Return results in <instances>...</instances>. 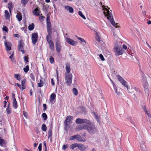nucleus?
I'll return each instance as SVG.
<instances>
[{"instance_id": "ea45409f", "label": "nucleus", "mask_w": 151, "mask_h": 151, "mask_svg": "<svg viewBox=\"0 0 151 151\" xmlns=\"http://www.w3.org/2000/svg\"><path fill=\"white\" fill-rule=\"evenodd\" d=\"M5 143L4 140L0 137V145L1 146H3Z\"/></svg>"}, {"instance_id": "393cba45", "label": "nucleus", "mask_w": 151, "mask_h": 151, "mask_svg": "<svg viewBox=\"0 0 151 151\" xmlns=\"http://www.w3.org/2000/svg\"><path fill=\"white\" fill-rule=\"evenodd\" d=\"M48 43L49 44L50 48L52 50H54V46L53 41H50V42H48Z\"/></svg>"}, {"instance_id": "37998d69", "label": "nucleus", "mask_w": 151, "mask_h": 151, "mask_svg": "<svg viewBox=\"0 0 151 151\" xmlns=\"http://www.w3.org/2000/svg\"><path fill=\"white\" fill-rule=\"evenodd\" d=\"M25 73H27L29 70V66L28 65H27L23 69Z\"/></svg>"}, {"instance_id": "f704fd0d", "label": "nucleus", "mask_w": 151, "mask_h": 151, "mask_svg": "<svg viewBox=\"0 0 151 151\" xmlns=\"http://www.w3.org/2000/svg\"><path fill=\"white\" fill-rule=\"evenodd\" d=\"M56 48L57 51L59 52L60 51V45L58 44H56Z\"/></svg>"}, {"instance_id": "680f3d73", "label": "nucleus", "mask_w": 151, "mask_h": 151, "mask_svg": "<svg viewBox=\"0 0 151 151\" xmlns=\"http://www.w3.org/2000/svg\"><path fill=\"white\" fill-rule=\"evenodd\" d=\"M24 58L25 61L27 62H28V57L25 56L24 57Z\"/></svg>"}, {"instance_id": "7c9ffc66", "label": "nucleus", "mask_w": 151, "mask_h": 151, "mask_svg": "<svg viewBox=\"0 0 151 151\" xmlns=\"http://www.w3.org/2000/svg\"><path fill=\"white\" fill-rule=\"evenodd\" d=\"M142 83L145 82L147 81V79L145 75L143 73H142Z\"/></svg>"}, {"instance_id": "a19ab883", "label": "nucleus", "mask_w": 151, "mask_h": 151, "mask_svg": "<svg viewBox=\"0 0 151 151\" xmlns=\"http://www.w3.org/2000/svg\"><path fill=\"white\" fill-rule=\"evenodd\" d=\"M41 128L42 130L44 132H45L47 130L46 125L45 124H43L42 125Z\"/></svg>"}, {"instance_id": "bb28decb", "label": "nucleus", "mask_w": 151, "mask_h": 151, "mask_svg": "<svg viewBox=\"0 0 151 151\" xmlns=\"http://www.w3.org/2000/svg\"><path fill=\"white\" fill-rule=\"evenodd\" d=\"M93 115L97 121L98 122H99L100 120L99 116L97 114H96V113L95 112L93 113Z\"/></svg>"}, {"instance_id": "c03bdc74", "label": "nucleus", "mask_w": 151, "mask_h": 151, "mask_svg": "<svg viewBox=\"0 0 151 151\" xmlns=\"http://www.w3.org/2000/svg\"><path fill=\"white\" fill-rule=\"evenodd\" d=\"M42 116L44 120H46L47 119V116L46 113H43L42 114Z\"/></svg>"}, {"instance_id": "aec40b11", "label": "nucleus", "mask_w": 151, "mask_h": 151, "mask_svg": "<svg viewBox=\"0 0 151 151\" xmlns=\"http://www.w3.org/2000/svg\"><path fill=\"white\" fill-rule=\"evenodd\" d=\"M48 34L46 36V40L47 42H49L50 41H52L51 40V35L52 34V32H51L50 33H47Z\"/></svg>"}, {"instance_id": "2eb2a0df", "label": "nucleus", "mask_w": 151, "mask_h": 151, "mask_svg": "<svg viewBox=\"0 0 151 151\" xmlns=\"http://www.w3.org/2000/svg\"><path fill=\"white\" fill-rule=\"evenodd\" d=\"M65 8L67 11H68L70 13H73L74 10L72 7L68 6H65Z\"/></svg>"}, {"instance_id": "79ce46f5", "label": "nucleus", "mask_w": 151, "mask_h": 151, "mask_svg": "<svg viewBox=\"0 0 151 151\" xmlns=\"http://www.w3.org/2000/svg\"><path fill=\"white\" fill-rule=\"evenodd\" d=\"M78 14L81 16L82 18L84 19H86V17L83 14L82 12L81 11H79L78 12Z\"/></svg>"}, {"instance_id": "6e6d98bb", "label": "nucleus", "mask_w": 151, "mask_h": 151, "mask_svg": "<svg viewBox=\"0 0 151 151\" xmlns=\"http://www.w3.org/2000/svg\"><path fill=\"white\" fill-rule=\"evenodd\" d=\"M23 113V115H24V116L26 118H28V114H27V113L25 111H24Z\"/></svg>"}, {"instance_id": "cd10ccee", "label": "nucleus", "mask_w": 151, "mask_h": 151, "mask_svg": "<svg viewBox=\"0 0 151 151\" xmlns=\"http://www.w3.org/2000/svg\"><path fill=\"white\" fill-rule=\"evenodd\" d=\"M48 138H50V139H52V130L51 129H50L48 131Z\"/></svg>"}, {"instance_id": "bf43d9fd", "label": "nucleus", "mask_w": 151, "mask_h": 151, "mask_svg": "<svg viewBox=\"0 0 151 151\" xmlns=\"http://www.w3.org/2000/svg\"><path fill=\"white\" fill-rule=\"evenodd\" d=\"M78 38L79 40L81 41L82 42H85V43H86L85 40L84 39L82 38L81 37H78Z\"/></svg>"}, {"instance_id": "a878e982", "label": "nucleus", "mask_w": 151, "mask_h": 151, "mask_svg": "<svg viewBox=\"0 0 151 151\" xmlns=\"http://www.w3.org/2000/svg\"><path fill=\"white\" fill-rule=\"evenodd\" d=\"M66 71L67 72V73H69L70 71V65L69 64H67L66 65Z\"/></svg>"}, {"instance_id": "603ef678", "label": "nucleus", "mask_w": 151, "mask_h": 151, "mask_svg": "<svg viewBox=\"0 0 151 151\" xmlns=\"http://www.w3.org/2000/svg\"><path fill=\"white\" fill-rule=\"evenodd\" d=\"M77 135H75L74 136H71L70 137V139L74 140L75 139H76V137Z\"/></svg>"}, {"instance_id": "69168bd1", "label": "nucleus", "mask_w": 151, "mask_h": 151, "mask_svg": "<svg viewBox=\"0 0 151 151\" xmlns=\"http://www.w3.org/2000/svg\"><path fill=\"white\" fill-rule=\"evenodd\" d=\"M16 84L17 86H18L20 88V89H21L22 88L21 85L18 83H17Z\"/></svg>"}, {"instance_id": "4468645a", "label": "nucleus", "mask_w": 151, "mask_h": 151, "mask_svg": "<svg viewBox=\"0 0 151 151\" xmlns=\"http://www.w3.org/2000/svg\"><path fill=\"white\" fill-rule=\"evenodd\" d=\"M40 12L39 7H37L33 11V14L34 15L38 16L40 13Z\"/></svg>"}, {"instance_id": "3c124183", "label": "nucleus", "mask_w": 151, "mask_h": 151, "mask_svg": "<svg viewBox=\"0 0 151 151\" xmlns=\"http://www.w3.org/2000/svg\"><path fill=\"white\" fill-rule=\"evenodd\" d=\"M50 60V63H53L54 62V58L52 57H51L49 59Z\"/></svg>"}, {"instance_id": "6ab92c4d", "label": "nucleus", "mask_w": 151, "mask_h": 151, "mask_svg": "<svg viewBox=\"0 0 151 151\" xmlns=\"http://www.w3.org/2000/svg\"><path fill=\"white\" fill-rule=\"evenodd\" d=\"M87 125V124H84L83 125H79L77 129L78 130H80L83 129H84L86 130Z\"/></svg>"}, {"instance_id": "423d86ee", "label": "nucleus", "mask_w": 151, "mask_h": 151, "mask_svg": "<svg viewBox=\"0 0 151 151\" xmlns=\"http://www.w3.org/2000/svg\"><path fill=\"white\" fill-rule=\"evenodd\" d=\"M145 141L143 139L142 140L140 143V150L141 151H148L147 148L146 147L145 144Z\"/></svg>"}, {"instance_id": "e433bc0d", "label": "nucleus", "mask_w": 151, "mask_h": 151, "mask_svg": "<svg viewBox=\"0 0 151 151\" xmlns=\"http://www.w3.org/2000/svg\"><path fill=\"white\" fill-rule=\"evenodd\" d=\"M14 77L18 80L20 81L21 79V78L19 74H15L14 75Z\"/></svg>"}, {"instance_id": "864d4df0", "label": "nucleus", "mask_w": 151, "mask_h": 151, "mask_svg": "<svg viewBox=\"0 0 151 151\" xmlns=\"http://www.w3.org/2000/svg\"><path fill=\"white\" fill-rule=\"evenodd\" d=\"M11 108H6V112L7 114H9L11 113Z\"/></svg>"}, {"instance_id": "f257e3e1", "label": "nucleus", "mask_w": 151, "mask_h": 151, "mask_svg": "<svg viewBox=\"0 0 151 151\" xmlns=\"http://www.w3.org/2000/svg\"><path fill=\"white\" fill-rule=\"evenodd\" d=\"M100 4L102 5V7L103 8V10L104 11L103 13L105 16L107 17L108 19H109L112 25L115 27L116 28L119 27L118 24L115 23V21L113 19V17L111 12H110L109 10H108L106 7L108 6H105L104 5H102V3L100 2Z\"/></svg>"}, {"instance_id": "1a4fd4ad", "label": "nucleus", "mask_w": 151, "mask_h": 151, "mask_svg": "<svg viewBox=\"0 0 151 151\" xmlns=\"http://www.w3.org/2000/svg\"><path fill=\"white\" fill-rule=\"evenodd\" d=\"M38 39V35L37 33H33L32 36V43L35 45Z\"/></svg>"}, {"instance_id": "ddd939ff", "label": "nucleus", "mask_w": 151, "mask_h": 151, "mask_svg": "<svg viewBox=\"0 0 151 151\" xmlns=\"http://www.w3.org/2000/svg\"><path fill=\"white\" fill-rule=\"evenodd\" d=\"M143 83V86L144 88V90L146 93L147 92V93L149 91L148 83L147 81Z\"/></svg>"}, {"instance_id": "f03ea898", "label": "nucleus", "mask_w": 151, "mask_h": 151, "mask_svg": "<svg viewBox=\"0 0 151 151\" xmlns=\"http://www.w3.org/2000/svg\"><path fill=\"white\" fill-rule=\"evenodd\" d=\"M87 124L86 130L90 134L93 135L97 132V128L94 124L90 122Z\"/></svg>"}, {"instance_id": "a18cd8bd", "label": "nucleus", "mask_w": 151, "mask_h": 151, "mask_svg": "<svg viewBox=\"0 0 151 151\" xmlns=\"http://www.w3.org/2000/svg\"><path fill=\"white\" fill-rule=\"evenodd\" d=\"M121 83L127 88H128V86L127 84V83L124 80V82H122Z\"/></svg>"}, {"instance_id": "13d9d810", "label": "nucleus", "mask_w": 151, "mask_h": 151, "mask_svg": "<svg viewBox=\"0 0 151 151\" xmlns=\"http://www.w3.org/2000/svg\"><path fill=\"white\" fill-rule=\"evenodd\" d=\"M46 22H50V17L49 16H47L46 19Z\"/></svg>"}, {"instance_id": "49530a36", "label": "nucleus", "mask_w": 151, "mask_h": 151, "mask_svg": "<svg viewBox=\"0 0 151 151\" xmlns=\"http://www.w3.org/2000/svg\"><path fill=\"white\" fill-rule=\"evenodd\" d=\"M27 2V0H22L21 1L22 3L23 4L24 6H25Z\"/></svg>"}, {"instance_id": "0e129e2a", "label": "nucleus", "mask_w": 151, "mask_h": 151, "mask_svg": "<svg viewBox=\"0 0 151 151\" xmlns=\"http://www.w3.org/2000/svg\"><path fill=\"white\" fill-rule=\"evenodd\" d=\"M68 147L67 145H63V146L62 149L63 150H65L66 148H67Z\"/></svg>"}, {"instance_id": "052dcab7", "label": "nucleus", "mask_w": 151, "mask_h": 151, "mask_svg": "<svg viewBox=\"0 0 151 151\" xmlns=\"http://www.w3.org/2000/svg\"><path fill=\"white\" fill-rule=\"evenodd\" d=\"M42 145L41 144H40L38 146V148L39 150V151H41L42 150Z\"/></svg>"}, {"instance_id": "473e14b6", "label": "nucleus", "mask_w": 151, "mask_h": 151, "mask_svg": "<svg viewBox=\"0 0 151 151\" xmlns=\"http://www.w3.org/2000/svg\"><path fill=\"white\" fill-rule=\"evenodd\" d=\"M35 27V24L34 23H32L31 24H30L28 26V29L29 30H33Z\"/></svg>"}, {"instance_id": "2f4dec72", "label": "nucleus", "mask_w": 151, "mask_h": 151, "mask_svg": "<svg viewBox=\"0 0 151 151\" xmlns=\"http://www.w3.org/2000/svg\"><path fill=\"white\" fill-rule=\"evenodd\" d=\"M8 7L9 9V11L11 12V10L12 9L13 7V6L12 5V3L11 2H9L8 4Z\"/></svg>"}, {"instance_id": "7ed1b4c3", "label": "nucleus", "mask_w": 151, "mask_h": 151, "mask_svg": "<svg viewBox=\"0 0 151 151\" xmlns=\"http://www.w3.org/2000/svg\"><path fill=\"white\" fill-rule=\"evenodd\" d=\"M65 83L68 86H70L72 83V75L71 73H65Z\"/></svg>"}, {"instance_id": "de8ad7c7", "label": "nucleus", "mask_w": 151, "mask_h": 151, "mask_svg": "<svg viewBox=\"0 0 151 151\" xmlns=\"http://www.w3.org/2000/svg\"><path fill=\"white\" fill-rule=\"evenodd\" d=\"M96 39V40L99 43H100L101 44H102V43H103V41H102L101 40H100V39L99 38V36H98V35L97 36Z\"/></svg>"}, {"instance_id": "9b49d317", "label": "nucleus", "mask_w": 151, "mask_h": 151, "mask_svg": "<svg viewBox=\"0 0 151 151\" xmlns=\"http://www.w3.org/2000/svg\"><path fill=\"white\" fill-rule=\"evenodd\" d=\"M12 45L9 42L7 41L5 42L4 45L6 48V49L7 51H9L11 50V46Z\"/></svg>"}, {"instance_id": "20e7f679", "label": "nucleus", "mask_w": 151, "mask_h": 151, "mask_svg": "<svg viewBox=\"0 0 151 151\" xmlns=\"http://www.w3.org/2000/svg\"><path fill=\"white\" fill-rule=\"evenodd\" d=\"M114 51L116 55L119 56L123 53V50L122 47L117 45H115L114 48Z\"/></svg>"}, {"instance_id": "a211bd4d", "label": "nucleus", "mask_w": 151, "mask_h": 151, "mask_svg": "<svg viewBox=\"0 0 151 151\" xmlns=\"http://www.w3.org/2000/svg\"><path fill=\"white\" fill-rule=\"evenodd\" d=\"M76 139L78 141L80 142H85V139L79 135H77L76 137Z\"/></svg>"}, {"instance_id": "6e6552de", "label": "nucleus", "mask_w": 151, "mask_h": 151, "mask_svg": "<svg viewBox=\"0 0 151 151\" xmlns=\"http://www.w3.org/2000/svg\"><path fill=\"white\" fill-rule=\"evenodd\" d=\"M73 119V117L71 116H68L67 117L64 122L66 128L67 127L70 123L72 122Z\"/></svg>"}, {"instance_id": "4be33fe9", "label": "nucleus", "mask_w": 151, "mask_h": 151, "mask_svg": "<svg viewBox=\"0 0 151 151\" xmlns=\"http://www.w3.org/2000/svg\"><path fill=\"white\" fill-rule=\"evenodd\" d=\"M5 17L6 19H9L10 18L9 14L8 12V11L6 10H5Z\"/></svg>"}, {"instance_id": "4c0bfd02", "label": "nucleus", "mask_w": 151, "mask_h": 151, "mask_svg": "<svg viewBox=\"0 0 151 151\" xmlns=\"http://www.w3.org/2000/svg\"><path fill=\"white\" fill-rule=\"evenodd\" d=\"M73 93L75 95L77 96L78 95V91L75 88H73Z\"/></svg>"}, {"instance_id": "09e8293b", "label": "nucleus", "mask_w": 151, "mask_h": 151, "mask_svg": "<svg viewBox=\"0 0 151 151\" xmlns=\"http://www.w3.org/2000/svg\"><path fill=\"white\" fill-rule=\"evenodd\" d=\"M38 85L39 87H41L43 86V83L41 80H40V83H38Z\"/></svg>"}, {"instance_id": "774afa93", "label": "nucleus", "mask_w": 151, "mask_h": 151, "mask_svg": "<svg viewBox=\"0 0 151 151\" xmlns=\"http://www.w3.org/2000/svg\"><path fill=\"white\" fill-rule=\"evenodd\" d=\"M51 83H52V85L53 86L54 85H55V83H54V82L53 81V79H51Z\"/></svg>"}, {"instance_id": "8fccbe9b", "label": "nucleus", "mask_w": 151, "mask_h": 151, "mask_svg": "<svg viewBox=\"0 0 151 151\" xmlns=\"http://www.w3.org/2000/svg\"><path fill=\"white\" fill-rule=\"evenodd\" d=\"M118 77L119 80L121 82H122L123 81L124 82V80L121 77L118 75Z\"/></svg>"}, {"instance_id": "f3484780", "label": "nucleus", "mask_w": 151, "mask_h": 151, "mask_svg": "<svg viewBox=\"0 0 151 151\" xmlns=\"http://www.w3.org/2000/svg\"><path fill=\"white\" fill-rule=\"evenodd\" d=\"M23 44L21 40H20L18 42V50L19 51H20L21 49H23Z\"/></svg>"}, {"instance_id": "39448f33", "label": "nucleus", "mask_w": 151, "mask_h": 151, "mask_svg": "<svg viewBox=\"0 0 151 151\" xmlns=\"http://www.w3.org/2000/svg\"><path fill=\"white\" fill-rule=\"evenodd\" d=\"M127 89L129 93L133 94L135 96L138 94V93L140 91L139 88H137L135 87H131L129 88H128Z\"/></svg>"}, {"instance_id": "5fc2aeb1", "label": "nucleus", "mask_w": 151, "mask_h": 151, "mask_svg": "<svg viewBox=\"0 0 151 151\" xmlns=\"http://www.w3.org/2000/svg\"><path fill=\"white\" fill-rule=\"evenodd\" d=\"M3 31L7 32L8 28L5 26H4L2 28Z\"/></svg>"}, {"instance_id": "4d7b16f0", "label": "nucleus", "mask_w": 151, "mask_h": 151, "mask_svg": "<svg viewBox=\"0 0 151 151\" xmlns=\"http://www.w3.org/2000/svg\"><path fill=\"white\" fill-rule=\"evenodd\" d=\"M99 56L100 58L101 59V60L102 61H104V58L103 55L102 54H100Z\"/></svg>"}, {"instance_id": "9d476101", "label": "nucleus", "mask_w": 151, "mask_h": 151, "mask_svg": "<svg viewBox=\"0 0 151 151\" xmlns=\"http://www.w3.org/2000/svg\"><path fill=\"white\" fill-rule=\"evenodd\" d=\"M66 42L70 45H76L77 42L74 41L73 40L68 38L66 39Z\"/></svg>"}, {"instance_id": "72a5a7b5", "label": "nucleus", "mask_w": 151, "mask_h": 151, "mask_svg": "<svg viewBox=\"0 0 151 151\" xmlns=\"http://www.w3.org/2000/svg\"><path fill=\"white\" fill-rule=\"evenodd\" d=\"M111 81L112 83V84H113V86L114 87V90L115 91L117 94H119V92H118L117 91V88H116V86H115L114 83H113V81L111 79Z\"/></svg>"}, {"instance_id": "dca6fc26", "label": "nucleus", "mask_w": 151, "mask_h": 151, "mask_svg": "<svg viewBox=\"0 0 151 151\" xmlns=\"http://www.w3.org/2000/svg\"><path fill=\"white\" fill-rule=\"evenodd\" d=\"M77 147L81 151L85 150L86 148L84 145L81 144H78Z\"/></svg>"}, {"instance_id": "5701e85b", "label": "nucleus", "mask_w": 151, "mask_h": 151, "mask_svg": "<svg viewBox=\"0 0 151 151\" xmlns=\"http://www.w3.org/2000/svg\"><path fill=\"white\" fill-rule=\"evenodd\" d=\"M13 106L14 109H16L17 107V103L16 99L13 100Z\"/></svg>"}, {"instance_id": "c756f323", "label": "nucleus", "mask_w": 151, "mask_h": 151, "mask_svg": "<svg viewBox=\"0 0 151 151\" xmlns=\"http://www.w3.org/2000/svg\"><path fill=\"white\" fill-rule=\"evenodd\" d=\"M8 53L9 54L11 55L9 57V58L10 59H11L12 61L13 62L14 61V58L13 56V54H14V52H13L11 51V52H9Z\"/></svg>"}, {"instance_id": "c9c22d12", "label": "nucleus", "mask_w": 151, "mask_h": 151, "mask_svg": "<svg viewBox=\"0 0 151 151\" xmlns=\"http://www.w3.org/2000/svg\"><path fill=\"white\" fill-rule=\"evenodd\" d=\"M56 95L55 93H52L50 95V101L51 102H52V100L55 99V98Z\"/></svg>"}, {"instance_id": "338daca9", "label": "nucleus", "mask_w": 151, "mask_h": 151, "mask_svg": "<svg viewBox=\"0 0 151 151\" xmlns=\"http://www.w3.org/2000/svg\"><path fill=\"white\" fill-rule=\"evenodd\" d=\"M15 94L14 93H12V97L13 98V100L14 99H15Z\"/></svg>"}, {"instance_id": "e2e57ef3", "label": "nucleus", "mask_w": 151, "mask_h": 151, "mask_svg": "<svg viewBox=\"0 0 151 151\" xmlns=\"http://www.w3.org/2000/svg\"><path fill=\"white\" fill-rule=\"evenodd\" d=\"M43 106L44 107V109H43L44 111H45L47 109L46 107V105L45 104H43Z\"/></svg>"}, {"instance_id": "c85d7f7f", "label": "nucleus", "mask_w": 151, "mask_h": 151, "mask_svg": "<svg viewBox=\"0 0 151 151\" xmlns=\"http://www.w3.org/2000/svg\"><path fill=\"white\" fill-rule=\"evenodd\" d=\"M16 17L18 19V21H20L22 19V16L21 14H20L19 13H18L17 15H16Z\"/></svg>"}, {"instance_id": "58836bf2", "label": "nucleus", "mask_w": 151, "mask_h": 151, "mask_svg": "<svg viewBox=\"0 0 151 151\" xmlns=\"http://www.w3.org/2000/svg\"><path fill=\"white\" fill-rule=\"evenodd\" d=\"M30 77L31 78L32 80L33 81H35V74L31 73L30 74Z\"/></svg>"}, {"instance_id": "f8f14e48", "label": "nucleus", "mask_w": 151, "mask_h": 151, "mask_svg": "<svg viewBox=\"0 0 151 151\" xmlns=\"http://www.w3.org/2000/svg\"><path fill=\"white\" fill-rule=\"evenodd\" d=\"M47 23V33H50L51 32H52L51 25L50 22H46Z\"/></svg>"}, {"instance_id": "0eeeda50", "label": "nucleus", "mask_w": 151, "mask_h": 151, "mask_svg": "<svg viewBox=\"0 0 151 151\" xmlns=\"http://www.w3.org/2000/svg\"><path fill=\"white\" fill-rule=\"evenodd\" d=\"M76 122L77 124L86 123L87 124H89L90 123V121L89 120L79 118L76 119Z\"/></svg>"}, {"instance_id": "b1692460", "label": "nucleus", "mask_w": 151, "mask_h": 151, "mask_svg": "<svg viewBox=\"0 0 151 151\" xmlns=\"http://www.w3.org/2000/svg\"><path fill=\"white\" fill-rule=\"evenodd\" d=\"M78 146V144L74 143L71 145L70 146V148L71 149L73 150L76 147H77Z\"/></svg>"}, {"instance_id": "412c9836", "label": "nucleus", "mask_w": 151, "mask_h": 151, "mask_svg": "<svg viewBox=\"0 0 151 151\" xmlns=\"http://www.w3.org/2000/svg\"><path fill=\"white\" fill-rule=\"evenodd\" d=\"M26 80L25 79H23L21 82V85L22 86V90L26 88V86L24 85L26 82Z\"/></svg>"}]
</instances>
